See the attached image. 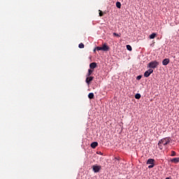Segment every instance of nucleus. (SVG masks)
I'll return each instance as SVG.
<instances>
[{
    "label": "nucleus",
    "instance_id": "1",
    "mask_svg": "<svg viewBox=\"0 0 179 179\" xmlns=\"http://www.w3.org/2000/svg\"><path fill=\"white\" fill-rule=\"evenodd\" d=\"M171 140V137H164L163 138H161L158 142V148L159 150H163L164 145L166 146L167 144H169Z\"/></svg>",
    "mask_w": 179,
    "mask_h": 179
},
{
    "label": "nucleus",
    "instance_id": "2",
    "mask_svg": "<svg viewBox=\"0 0 179 179\" xmlns=\"http://www.w3.org/2000/svg\"><path fill=\"white\" fill-rule=\"evenodd\" d=\"M103 50V51H108V50H110V47H108V45H107V44H103V47H96L94 49V52H95V51H100Z\"/></svg>",
    "mask_w": 179,
    "mask_h": 179
},
{
    "label": "nucleus",
    "instance_id": "3",
    "mask_svg": "<svg viewBox=\"0 0 179 179\" xmlns=\"http://www.w3.org/2000/svg\"><path fill=\"white\" fill-rule=\"evenodd\" d=\"M159 66V62L157 61H152V62H150L148 65V68H150V69H155V68H157Z\"/></svg>",
    "mask_w": 179,
    "mask_h": 179
},
{
    "label": "nucleus",
    "instance_id": "4",
    "mask_svg": "<svg viewBox=\"0 0 179 179\" xmlns=\"http://www.w3.org/2000/svg\"><path fill=\"white\" fill-rule=\"evenodd\" d=\"M147 165H149L148 166L149 169H151L152 168H154V166H155V159H153L152 158H150L149 159H148Z\"/></svg>",
    "mask_w": 179,
    "mask_h": 179
},
{
    "label": "nucleus",
    "instance_id": "5",
    "mask_svg": "<svg viewBox=\"0 0 179 179\" xmlns=\"http://www.w3.org/2000/svg\"><path fill=\"white\" fill-rule=\"evenodd\" d=\"M153 71H154V70H152V69H151V67H150V69H148V70H146V71H145L144 76L149 77L150 76V74H152V73H153Z\"/></svg>",
    "mask_w": 179,
    "mask_h": 179
},
{
    "label": "nucleus",
    "instance_id": "6",
    "mask_svg": "<svg viewBox=\"0 0 179 179\" xmlns=\"http://www.w3.org/2000/svg\"><path fill=\"white\" fill-rule=\"evenodd\" d=\"M93 171H94V173H99V171H100V170L101 169V166H99V165H94L92 166Z\"/></svg>",
    "mask_w": 179,
    "mask_h": 179
},
{
    "label": "nucleus",
    "instance_id": "7",
    "mask_svg": "<svg viewBox=\"0 0 179 179\" xmlns=\"http://www.w3.org/2000/svg\"><path fill=\"white\" fill-rule=\"evenodd\" d=\"M93 80H94V77L90 76H87L86 83L87 84H88V85H90L91 81H92Z\"/></svg>",
    "mask_w": 179,
    "mask_h": 179
},
{
    "label": "nucleus",
    "instance_id": "8",
    "mask_svg": "<svg viewBox=\"0 0 179 179\" xmlns=\"http://www.w3.org/2000/svg\"><path fill=\"white\" fill-rule=\"evenodd\" d=\"M169 62H170V59L169 58H165V59L162 61V64L164 66H167L169 65Z\"/></svg>",
    "mask_w": 179,
    "mask_h": 179
},
{
    "label": "nucleus",
    "instance_id": "9",
    "mask_svg": "<svg viewBox=\"0 0 179 179\" xmlns=\"http://www.w3.org/2000/svg\"><path fill=\"white\" fill-rule=\"evenodd\" d=\"M97 66V64L96 62H92V64H90V68H91L92 71H94V69H95V68H96Z\"/></svg>",
    "mask_w": 179,
    "mask_h": 179
},
{
    "label": "nucleus",
    "instance_id": "10",
    "mask_svg": "<svg viewBox=\"0 0 179 179\" xmlns=\"http://www.w3.org/2000/svg\"><path fill=\"white\" fill-rule=\"evenodd\" d=\"M98 144L99 143L97 141H93V143H91V147L92 148H96V147H97Z\"/></svg>",
    "mask_w": 179,
    "mask_h": 179
},
{
    "label": "nucleus",
    "instance_id": "11",
    "mask_svg": "<svg viewBox=\"0 0 179 179\" xmlns=\"http://www.w3.org/2000/svg\"><path fill=\"white\" fill-rule=\"evenodd\" d=\"M94 70H92V67L88 69V73L86 74V76H92V74L93 73Z\"/></svg>",
    "mask_w": 179,
    "mask_h": 179
},
{
    "label": "nucleus",
    "instance_id": "12",
    "mask_svg": "<svg viewBox=\"0 0 179 179\" xmlns=\"http://www.w3.org/2000/svg\"><path fill=\"white\" fill-rule=\"evenodd\" d=\"M171 162H174V164H178L179 162V157L178 158H173L171 159Z\"/></svg>",
    "mask_w": 179,
    "mask_h": 179
},
{
    "label": "nucleus",
    "instance_id": "13",
    "mask_svg": "<svg viewBox=\"0 0 179 179\" xmlns=\"http://www.w3.org/2000/svg\"><path fill=\"white\" fill-rule=\"evenodd\" d=\"M88 98L90 99H94V94L93 92H90L88 95Z\"/></svg>",
    "mask_w": 179,
    "mask_h": 179
},
{
    "label": "nucleus",
    "instance_id": "14",
    "mask_svg": "<svg viewBox=\"0 0 179 179\" xmlns=\"http://www.w3.org/2000/svg\"><path fill=\"white\" fill-rule=\"evenodd\" d=\"M121 3L120 1H116V7H117L118 8H121Z\"/></svg>",
    "mask_w": 179,
    "mask_h": 179
},
{
    "label": "nucleus",
    "instance_id": "15",
    "mask_svg": "<svg viewBox=\"0 0 179 179\" xmlns=\"http://www.w3.org/2000/svg\"><path fill=\"white\" fill-rule=\"evenodd\" d=\"M135 98H136V99H141V94H136L135 95Z\"/></svg>",
    "mask_w": 179,
    "mask_h": 179
},
{
    "label": "nucleus",
    "instance_id": "16",
    "mask_svg": "<svg viewBox=\"0 0 179 179\" xmlns=\"http://www.w3.org/2000/svg\"><path fill=\"white\" fill-rule=\"evenodd\" d=\"M127 49L129 50V51H132V47L129 44H127Z\"/></svg>",
    "mask_w": 179,
    "mask_h": 179
},
{
    "label": "nucleus",
    "instance_id": "17",
    "mask_svg": "<svg viewBox=\"0 0 179 179\" xmlns=\"http://www.w3.org/2000/svg\"><path fill=\"white\" fill-rule=\"evenodd\" d=\"M156 36H157V34H151V35H150V38H155Z\"/></svg>",
    "mask_w": 179,
    "mask_h": 179
},
{
    "label": "nucleus",
    "instance_id": "18",
    "mask_svg": "<svg viewBox=\"0 0 179 179\" xmlns=\"http://www.w3.org/2000/svg\"><path fill=\"white\" fill-rule=\"evenodd\" d=\"M78 47L80 48H84L85 44H83V43H80V44L78 45Z\"/></svg>",
    "mask_w": 179,
    "mask_h": 179
},
{
    "label": "nucleus",
    "instance_id": "19",
    "mask_svg": "<svg viewBox=\"0 0 179 179\" xmlns=\"http://www.w3.org/2000/svg\"><path fill=\"white\" fill-rule=\"evenodd\" d=\"M176 155V151H171V157H175Z\"/></svg>",
    "mask_w": 179,
    "mask_h": 179
},
{
    "label": "nucleus",
    "instance_id": "20",
    "mask_svg": "<svg viewBox=\"0 0 179 179\" xmlns=\"http://www.w3.org/2000/svg\"><path fill=\"white\" fill-rule=\"evenodd\" d=\"M99 15H100V17H103V11H101V10H99Z\"/></svg>",
    "mask_w": 179,
    "mask_h": 179
},
{
    "label": "nucleus",
    "instance_id": "21",
    "mask_svg": "<svg viewBox=\"0 0 179 179\" xmlns=\"http://www.w3.org/2000/svg\"><path fill=\"white\" fill-rule=\"evenodd\" d=\"M113 36H117V37H120L121 35L120 34H116V32H113Z\"/></svg>",
    "mask_w": 179,
    "mask_h": 179
},
{
    "label": "nucleus",
    "instance_id": "22",
    "mask_svg": "<svg viewBox=\"0 0 179 179\" xmlns=\"http://www.w3.org/2000/svg\"><path fill=\"white\" fill-rule=\"evenodd\" d=\"M141 78H142V76H137V80H141Z\"/></svg>",
    "mask_w": 179,
    "mask_h": 179
},
{
    "label": "nucleus",
    "instance_id": "23",
    "mask_svg": "<svg viewBox=\"0 0 179 179\" xmlns=\"http://www.w3.org/2000/svg\"><path fill=\"white\" fill-rule=\"evenodd\" d=\"M166 179H170V177H166Z\"/></svg>",
    "mask_w": 179,
    "mask_h": 179
},
{
    "label": "nucleus",
    "instance_id": "24",
    "mask_svg": "<svg viewBox=\"0 0 179 179\" xmlns=\"http://www.w3.org/2000/svg\"><path fill=\"white\" fill-rule=\"evenodd\" d=\"M122 179H126V178H122Z\"/></svg>",
    "mask_w": 179,
    "mask_h": 179
}]
</instances>
